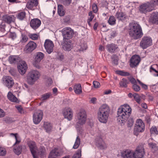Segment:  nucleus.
<instances>
[{
    "instance_id": "obj_1",
    "label": "nucleus",
    "mask_w": 158,
    "mask_h": 158,
    "mask_svg": "<svg viewBox=\"0 0 158 158\" xmlns=\"http://www.w3.org/2000/svg\"><path fill=\"white\" fill-rule=\"evenodd\" d=\"M131 109L130 106L125 104L121 106L117 111V119L120 123L124 124L131 114Z\"/></svg>"
},
{
    "instance_id": "obj_2",
    "label": "nucleus",
    "mask_w": 158,
    "mask_h": 158,
    "mask_svg": "<svg viewBox=\"0 0 158 158\" xmlns=\"http://www.w3.org/2000/svg\"><path fill=\"white\" fill-rule=\"evenodd\" d=\"M128 33L130 37L135 40L141 38L143 35L141 26L136 23L129 24Z\"/></svg>"
},
{
    "instance_id": "obj_3",
    "label": "nucleus",
    "mask_w": 158,
    "mask_h": 158,
    "mask_svg": "<svg viewBox=\"0 0 158 158\" xmlns=\"http://www.w3.org/2000/svg\"><path fill=\"white\" fill-rule=\"evenodd\" d=\"M110 112V108L106 104H103L99 108L97 113L98 119L101 123H107Z\"/></svg>"
},
{
    "instance_id": "obj_4",
    "label": "nucleus",
    "mask_w": 158,
    "mask_h": 158,
    "mask_svg": "<svg viewBox=\"0 0 158 158\" xmlns=\"http://www.w3.org/2000/svg\"><path fill=\"white\" fill-rule=\"evenodd\" d=\"M40 76V72L36 70H32L30 71L27 76V81L31 85H33Z\"/></svg>"
},
{
    "instance_id": "obj_5",
    "label": "nucleus",
    "mask_w": 158,
    "mask_h": 158,
    "mask_svg": "<svg viewBox=\"0 0 158 158\" xmlns=\"http://www.w3.org/2000/svg\"><path fill=\"white\" fill-rule=\"evenodd\" d=\"M145 129L144 123L140 119H137L136 122L134 127L133 134L137 136L139 133L143 131Z\"/></svg>"
},
{
    "instance_id": "obj_6",
    "label": "nucleus",
    "mask_w": 158,
    "mask_h": 158,
    "mask_svg": "<svg viewBox=\"0 0 158 158\" xmlns=\"http://www.w3.org/2000/svg\"><path fill=\"white\" fill-rule=\"evenodd\" d=\"M61 32L63 37V40H70L73 36V31L69 27H64Z\"/></svg>"
},
{
    "instance_id": "obj_7",
    "label": "nucleus",
    "mask_w": 158,
    "mask_h": 158,
    "mask_svg": "<svg viewBox=\"0 0 158 158\" xmlns=\"http://www.w3.org/2000/svg\"><path fill=\"white\" fill-rule=\"evenodd\" d=\"M78 121L77 123L80 125L84 124L86 122L87 118V114L85 111L84 110H81L77 114Z\"/></svg>"
},
{
    "instance_id": "obj_8",
    "label": "nucleus",
    "mask_w": 158,
    "mask_h": 158,
    "mask_svg": "<svg viewBox=\"0 0 158 158\" xmlns=\"http://www.w3.org/2000/svg\"><path fill=\"white\" fill-rule=\"evenodd\" d=\"M152 44V40L151 38L148 36H144L140 43V47L145 49Z\"/></svg>"
},
{
    "instance_id": "obj_9",
    "label": "nucleus",
    "mask_w": 158,
    "mask_h": 158,
    "mask_svg": "<svg viewBox=\"0 0 158 158\" xmlns=\"http://www.w3.org/2000/svg\"><path fill=\"white\" fill-rule=\"evenodd\" d=\"M133 158H142L145 154L144 149L143 145L137 147L135 151H133Z\"/></svg>"
},
{
    "instance_id": "obj_10",
    "label": "nucleus",
    "mask_w": 158,
    "mask_h": 158,
    "mask_svg": "<svg viewBox=\"0 0 158 158\" xmlns=\"http://www.w3.org/2000/svg\"><path fill=\"white\" fill-rule=\"evenodd\" d=\"M152 5L149 2H147L141 5L139 9L140 12L145 14L152 11Z\"/></svg>"
},
{
    "instance_id": "obj_11",
    "label": "nucleus",
    "mask_w": 158,
    "mask_h": 158,
    "mask_svg": "<svg viewBox=\"0 0 158 158\" xmlns=\"http://www.w3.org/2000/svg\"><path fill=\"white\" fill-rule=\"evenodd\" d=\"M43 113L40 110H37L36 111L33 115V120L35 124H38L42 120Z\"/></svg>"
},
{
    "instance_id": "obj_12",
    "label": "nucleus",
    "mask_w": 158,
    "mask_h": 158,
    "mask_svg": "<svg viewBox=\"0 0 158 158\" xmlns=\"http://www.w3.org/2000/svg\"><path fill=\"white\" fill-rule=\"evenodd\" d=\"M44 57V54L41 52H38L35 56V58L33 64L34 66L37 68H40L39 64L40 62L43 59Z\"/></svg>"
},
{
    "instance_id": "obj_13",
    "label": "nucleus",
    "mask_w": 158,
    "mask_h": 158,
    "mask_svg": "<svg viewBox=\"0 0 158 158\" xmlns=\"http://www.w3.org/2000/svg\"><path fill=\"white\" fill-rule=\"evenodd\" d=\"M3 84L9 88L12 87L14 84L13 79L9 76H4L2 78Z\"/></svg>"
},
{
    "instance_id": "obj_14",
    "label": "nucleus",
    "mask_w": 158,
    "mask_h": 158,
    "mask_svg": "<svg viewBox=\"0 0 158 158\" xmlns=\"http://www.w3.org/2000/svg\"><path fill=\"white\" fill-rule=\"evenodd\" d=\"M62 154L63 152L61 149L55 148L50 152L48 158H59Z\"/></svg>"
},
{
    "instance_id": "obj_15",
    "label": "nucleus",
    "mask_w": 158,
    "mask_h": 158,
    "mask_svg": "<svg viewBox=\"0 0 158 158\" xmlns=\"http://www.w3.org/2000/svg\"><path fill=\"white\" fill-rule=\"evenodd\" d=\"M63 114L65 118L69 121L71 120L73 117V112L71 108L66 107L63 111Z\"/></svg>"
},
{
    "instance_id": "obj_16",
    "label": "nucleus",
    "mask_w": 158,
    "mask_h": 158,
    "mask_svg": "<svg viewBox=\"0 0 158 158\" xmlns=\"http://www.w3.org/2000/svg\"><path fill=\"white\" fill-rule=\"evenodd\" d=\"M36 44L33 41L29 42L25 46L24 51L27 53H30L35 49Z\"/></svg>"
},
{
    "instance_id": "obj_17",
    "label": "nucleus",
    "mask_w": 158,
    "mask_h": 158,
    "mask_svg": "<svg viewBox=\"0 0 158 158\" xmlns=\"http://www.w3.org/2000/svg\"><path fill=\"white\" fill-rule=\"evenodd\" d=\"M44 46L48 54L51 53L53 51L54 45L52 41L48 39L46 40L44 43Z\"/></svg>"
},
{
    "instance_id": "obj_18",
    "label": "nucleus",
    "mask_w": 158,
    "mask_h": 158,
    "mask_svg": "<svg viewBox=\"0 0 158 158\" xmlns=\"http://www.w3.org/2000/svg\"><path fill=\"white\" fill-rule=\"evenodd\" d=\"M140 61V56L137 55H133L130 59V65L133 68L137 66Z\"/></svg>"
},
{
    "instance_id": "obj_19",
    "label": "nucleus",
    "mask_w": 158,
    "mask_h": 158,
    "mask_svg": "<svg viewBox=\"0 0 158 158\" xmlns=\"http://www.w3.org/2000/svg\"><path fill=\"white\" fill-rule=\"evenodd\" d=\"M27 145L29 148L31 153L34 158H37L36 155V152L37 150V147L35 143L34 142L29 141L27 143Z\"/></svg>"
},
{
    "instance_id": "obj_20",
    "label": "nucleus",
    "mask_w": 158,
    "mask_h": 158,
    "mask_svg": "<svg viewBox=\"0 0 158 158\" xmlns=\"http://www.w3.org/2000/svg\"><path fill=\"white\" fill-rule=\"evenodd\" d=\"M61 45L65 50L69 51L72 49L71 41L70 40H63Z\"/></svg>"
},
{
    "instance_id": "obj_21",
    "label": "nucleus",
    "mask_w": 158,
    "mask_h": 158,
    "mask_svg": "<svg viewBox=\"0 0 158 158\" xmlns=\"http://www.w3.org/2000/svg\"><path fill=\"white\" fill-rule=\"evenodd\" d=\"M18 68L19 73L21 74H25L27 68L26 62L24 61H21Z\"/></svg>"
},
{
    "instance_id": "obj_22",
    "label": "nucleus",
    "mask_w": 158,
    "mask_h": 158,
    "mask_svg": "<svg viewBox=\"0 0 158 158\" xmlns=\"http://www.w3.org/2000/svg\"><path fill=\"white\" fill-rule=\"evenodd\" d=\"M121 155L123 158H133V151L127 149L122 151Z\"/></svg>"
},
{
    "instance_id": "obj_23",
    "label": "nucleus",
    "mask_w": 158,
    "mask_h": 158,
    "mask_svg": "<svg viewBox=\"0 0 158 158\" xmlns=\"http://www.w3.org/2000/svg\"><path fill=\"white\" fill-rule=\"evenodd\" d=\"M41 22L38 19H32L30 23L31 27L34 30L37 29L40 25Z\"/></svg>"
},
{
    "instance_id": "obj_24",
    "label": "nucleus",
    "mask_w": 158,
    "mask_h": 158,
    "mask_svg": "<svg viewBox=\"0 0 158 158\" xmlns=\"http://www.w3.org/2000/svg\"><path fill=\"white\" fill-rule=\"evenodd\" d=\"M38 4L37 0H31L27 2L26 7L29 9L33 10L35 9Z\"/></svg>"
},
{
    "instance_id": "obj_25",
    "label": "nucleus",
    "mask_w": 158,
    "mask_h": 158,
    "mask_svg": "<svg viewBox=\"0 0 158 158\" xmlns=\"http://www.w3.org/2000/svg\"><path fill=\"white\" fill-rule=\"evenodd\" d=\"M149 21L152 23L158 24V12H153L150 17Z\"/></svg>"
},
{
    "instance_id": "obj_26",
    "label": "nucleus",
    "mask_w": 158,
    "mask_h": 158,
    "mask_svg": "<svg viewBox=\"0 0 158 158\" xmlns=\"http://www.w3.org/2000/svg\"><path fill=\"white\" fill-rule=\"evenodd\" d=\"M96 141L97 145L98 147L100 149H105L107 148V145L103 141L101 138H99L98 139L97 138Z\"/></svg>"
},
{
    "instance_id": "obj_27",
    "label": "nucleus",
    "mask_w": 158,
    "mask_h": 158,
    "mask_svg": "<svg viewBox=\"0 0 158 158\" xmlns=\"http://www.w3.org/2000/svg\"><path fill=\"white\" fill-rule=\"evenodd\" d=\"M3 20L8 24L10 23L15 20V18L13 15H5L2 17Z\"/></svg>"
},
{
    "instance_id": "obj_28",
    "label": "nucleus",
    "mask_w": 158,
    "mask_h": 158,
    "mask_svg": "<svg viewBox=\"0 0 158 158\" xmlns=\"http://www.w3.org/2000/svg\"><path fill=\"white\" fill-rule=\"evenodd\" d=\"M20 58L18 56H11L9 57L8 60L10 64L16 63L19 61Z\"/></svg>"
},
{
    "instance_id": "obj_29",
    "label": "nucleus",
    "mask_w": 158,
    "mask_h": 158,
    "mask_svg": "<svg viewBox=\"0 0 158 158\" xmlns=\"http://www.w3.org/2000/svg\"><path fill=\"white\" fill-rule=\"evenodd\" d=\"M106 47L108 51L110 53L114 52L118 48L117 45L113 44H108Z\"/></svg>"
},
{
    "instance_id": "obj_30",
    "label": "nucleus",
    "mask_w": 158,
    "mask_h": 158,
    "mask_svg": "<svg viewBox=\"0 0 158 158\" xmlns=\"http://www.w3.org/2000/svg\"><path fill=\"white\" fill-rule=\"evenodd\" d=\"M75 93L77 94H81L82 92V87L80 84H75L73 87Z\"/></svg>"
},
{
    "instance_id": "obj_31",
    "label": "nucleus",
    "mask_w": 158,
    "mask_h": 158,
    "mask_svg": "<svg viewBox=\"0 0 158 158\" xmlns=\"http://www.w3.org/2000/svg\"><path fill=\"white\" fill-rule=\"evenodd\" d=\"M115 16L119 20H124L126 18V15L123 12H118L116 13Z\"/></svg>"
},
{
    "instance_id": "obj_32",
    "label": "nucleus",
    "mask_w": 158,
    "mask_h": 158,
    "mask_svg": "<svg viewBox=\"0 0 158 158\" xmlns=\"http://www.w3.org/2000/svg\"><path fill=\"white\" fill-rule=\"evenodd\" d=\"M8 98L11 102H18L17 98L12 94L11 92H9L7 96Z\"/></svg>"
},
{
    "instance_id": "obj_33",
    "label": "nucleus",
    "mask_w": 158,
    "mask_h": 158,
    "mask_svg": "<svg viewBox=\"0 0 158 158\" xmlns=\"http://www.w3.org/2000/svg\"><path fill=\"white\" fill-rule=\"evenodd\" d=\"M28 40V38L27 35L23 32L21 33L20 37L19 43L21 44H25Z\"/></svg>"
},
{
    "instance_id": "obj_34",
    "label": "nucleus",
    "mask_w": 158,
    "mask_h": 158,
    "mask_svg": "<svg viewBox=\"0 0 158 158\" xmlns=\"http://www.w3.org/2000/svg\"><path fill=\"white\" fill-rule=\"evenodd\" d=\"M10 136L13 137L15 138L16 141L14 144V145L16 144H19L21 142V139L20 137L18 135L17 133H10Z\"/></svg>"
},
{
    "instance_id": "obj_35",
    "label": "nucleus",
    "mask_w": 158,
    "mask_h": 158,
    "mask_svg": "<svg viewBox=\"0 0 158 158\" xmlns=\"http://www.w3.org/2000/svg\"><path fill=\"white\" fill-rule=\"evenodd\" d=\"M57 12L58 14L60 16H63L64 15L65 12L63 9V6L60 5L58 6Z\"/></svg>"
},
{
    "instance_id": "obj_36",
    "label": "nucleus",
    "mask_w": 158,
    "mask_h": 158,
    "mask_svg": "<svg viewBox=\"0 0 158 158\" xmlns=\"http://www.w3.org/2000/svg\"><path fill=\"white\" fill-rule=\"evenodd\" d=\"M44 127L47 132L50 131L52 129V126L50 123L47 122L44 123Z\"/></svg>"
},
{
    "instance_id": "obj_37",
    "label": "nucleus",
    "mask_w": 158,
    "mask_h": 158,
    "mask_svg": "<svg viewBox=\"0 0 158 158\" xmlns=\"http://www.w3.org/2000/svg\"><path fill=\"white\" fill-rule=\"evenodd\" d=\"M94 15L93 14L92 11H91L89 12L88 15V18L87 20V23L89 26H91L90 22L92 21L94 18Z\"/></svg>"
},
{
    "instance_id": "obj_38",
    "label": "nucleus",
    "mask_w": 158,
    "mask_h": 158,
    "mask_svg": "<svg viewBox=\"0 0 158 158\" xmlns=\"http://www.w3.org/2000/svg\"><path fill=\"white\" fill-rule=\"evenodd\" d=\"M80 143V139L79 136H77L74 144L73 146V148L74 149H77L79 146Z\"/></svg>"
},
{
    "instance_id": "obj_39",
    "label": "nucleus",
    "mask_w": 158,
    "mask_h": 158,
    "mask_svg": "<svg viewBox=\"0 0 158 158\" xmlns=\"http://www.w3.org/2000/svg\"><path fill=\"white\" fill-rule=\"evenodd\" d=\"M108 23L111 25H114L116 23V19L115 17L113 16H110L108 20Z\"/></svg>"
},
{
    "instance_id": "obj_40",
    "label": "nucleus",
    "mask_w": 158,
    "mask_h": 158,
    "mask_svg": "<svg viewBox=\"0 0 158 158\" xmlns=\"http://www.w3.org/2000/svg\"><path fill=\"white\" fill-rule=\"evenodd\" d=\"M127 80L124 78H123L119 82V85L122 87H126L127 86Z\"/></svg>"
},
{
    "instance_id": "obj_41",
    "label": "nucleus",
    "mask_w": 158,
    "mask_h": 158,
    "mask_svg": "<svg viewBox=\"0 0 158 158\" xmlns=\"http://www.w3.org/2000/svg\"><path fill=\"white\" fill-rule=\"evenodd\" d=\"M149 147L151 149V150L153 152H155L158 150L157 147L155 144L152 143H150L149 144Z\"/></svg>"
},
{
    "instance_id": "obj_42",
    "label": "nucleus",
    "mask_w": 158,
    "mask_h": 158,
    "mask_svg": "<svg viewBox=\"0 0 158 158\" xmlns=\"http://www.w3.org/2000/svg\"><path fill=\"white\" fill-rule=\"evenodd\" d=\"M21 146H19L18 147L15 148L14 149V152L17 155H19L21 154L22 152Z\"/></svg>"
},
{
    "instance_id": "obj_43",
    "label": "nucleus",
    "mask_w": 158,
    "mask_h": 158,
    "mask_svg": "<svg viewBox=\"0 0 158 158\" xmlns=\"http://www.w3.org/2000/svg\"><path fill=\"white\" fill-rule=\"evenodd\" d=\"M81 149H78L74 154L72 158H80L81 156Z\"/></svg>"
},
{
    "instance_id": "obj_44",
    "label": "nucleus",
    "mask_w": 158,
    "mask_h": 158,
    "mask_svg": "<svg viewBox=\"0 0 158 158\" xmlns=\"http://www.w3.org/2000/svg\"><path fill=\"white\" fill-rule=\"evenodd\" d=\"M116 73L117 74L123 76H128L130 75V73H129L122 71H116Z\"/></svg>"
},
{
    "instance_id": "obj_45",
    "label": "nucleus",
    "mask_w": 158,
    "mask_h": 158,
    "mask_svg": "<svg viewBox=\"0 0 158 158\" xmlns=\"http://www.w3.org/2000/svg\"><path fill=\"white\" fill-rule=\"evenodd\" d=\"M150 131L152 135H155L158 134V131L156 128L155 126L152 127L150 129Z\"/></svg>"
},
{
    "instance_id": "obj_46",
    "label": "nucleus",
    "mask_w": 158,
    "mask_h": 158,
    "mask_svg": "<svg viewBox=\"0 0 158 158\" xmlns=\"http://www.w3.org/2000/svg\"><path fill=\"white\" fill-rule=\"evenodd\" d=\"M25 12H22L18 14L17 18L20 20H22L25 18Z\"/></svg>"
},
{
    "instance_id": "obj_47",
    "label": "nucleus",
    "mask_w": 158,
    "mask_h": 158,
    "mask_svg": "<svg viewBox=\"0 0 158 158\" xmlns=\"http://www.w3.org/2000/svg\"><path fill=\"white\" fill-rule=\"evenodd\" d=\"M28 35L30 38L33 40H36L38 37V35L36 34H29Z\"/></svg>"
},
{
    "instance_id": "obj_48",
    "label": "nucleus",
    "mask_w": 158,
    "mask_h": 158,
    "mask_svg": "<svg viewBox=\"0 0 158 158\" xmlns=\"http://www.w3.org/2000/svg\"><path fill=\"white\" fill-rule=\"evenodd\" d=\"M51 95L50 93H47L43 95L41 98L42 100H45L48 99L50 96Z\"/></svg>"
},
{
    "instance_id": "obj_49",
    "label": "nucleus",
    "mask_w": 158,
    "mask_h": 158,
    "mask_svg": "<svg viewBox=\"0 0 158 158\" xmlns=\"http://www.w3.org/2000/svg\"><path fill=\"white\" fill-rule=\"evenodd\" d=\"M80 48L79 49L80 51H83L85 50L87 48V45L85 43H81L80 45Z\"/></svg>"
},
{
    "instance_id": "obj_50",
    "label": "nucleus",
    "mask_w": 158,
    "mask_h": 158,
    "mask_svg": "<svg viewBox=\"0 0 158 158\" xmlns=\"http://www.w3.org/2000/svg\"><path fill=\"white\" fill-rule=\"evenodd\" d=\"M156 64H153L151 65L150 68V71L151 72H154L157 74L158 73L156 69Z\"/></svg>"
},
{
    "instance_id": "obj_51",
    "label": "nucleus",
    "mask_w": 158,
    "mask_h": 158,
    "mask_svg": "<svg viewBox=\"0 0 158 158\" xmlns=\"http://www.w3.org/2000/svg\"><path fill=\"white\" fill-rule=\"evenodd\" d=\"M6 153V150L3 148L0 147V156H3Z\"/></svg>"
},
{
    "instance_id": "obj_52",
    "label": "nucleus",
    "mask_w": 158,
    "mask_h": 158,
    "mask_svg": "<svg viewBox=\"0 0 158 158\" xmlns=\"http://www.w3.org/2000/svg\"><path fill=\"white\" fill-rule=\"evenodd\" d=\"M134 98L137 103H140V99L139 95L138 94L136 93H134Z\"/></svg>"
},
{
    "instance_id": "obj_53",
    "label": "nucleus",
    "mask_w": 158,
    "mask_h": 158,
    "mask_svg": "<svg viewBox=\"0 0 158 158\" xmlns=\"http://www.w3.org/2000/svg\"><path fill=\"white\" fill-rule=\"evenodd\" d=\"M56 58L60 60H62L64 59V56L60 52H58L56 56Z\"/></svg>"
},
{
    "instance_id": "obj_54",
    "label": "nucleus",
    "mask_w": 158,
    "mask_h": 158,
    "mask_svg": "<svg viewBox=\"0 0 158 158\" xmlns=\"http://www.w3.org/2000/svg\"><path fill=\"white\" fill-rule=\"evenodd\" d=\"M61 2L65 5H68L71 2V0H60Z\"/></svg>"
},
{
    "instance_id": "obj_55",
    "label": "nucleus",
    "mask_w": 158,
    "mask_h": 158,
    "mask_svg": "<svg viewBox=\"0 0 158 158\" xmlns=\"http://www.w3.org/2000/svg\"><path fill=\"white\" fill-rule=\"evenodd\" d=\"M133 89L136 92L139 91L140 89L139 86L137 85L136 84L133 85Z\"/></svg>"
},
{
    "instance_id": "obj_56",
    "label": "nucleus",
    "mask_w": 158,
    "mask_h": 158,
    "mask_svg": "<svg viewBox=\"0 0 158 158\" xmlns=\"http://www.w3.org/2000/svg\"><path fill=\"white\" fill-rule=\"evenodd\" d=\"M92 9L94 13H96L98 11V6L97 5L94 3L92 5Z\"/></svg>"
},
{
    "instance_id": "obj_57",
    "label": "nucleus",
    "mask_w": 158,
    "mask_h": 158,
    "mask_svg": "<svg viewBox=\"0 0 158 158\" xmlns=\"http://www.w3.org/2000/svg\"><path fill=\"white\" fill-rule=\"evenodd\" d=\"M137 81L141 85L143 88L145 89H148V86L144 84L138 79H137Z\"/></svg>"
},
{
    "instance_id": "obj_58",
    "label": "nucleus",
    "mask_w": 158,
    "mask_h": 158,
    "mask_svg": "<svg viewBox=\"0 0 158 158\" xmlns=\"http://www.w3.org/2000/svg\"><path fill=\"white\" fill-rule=\"evenodd\" d=\"M112 62L115 65H117L118 64V59L117 56H114L112 58Z\"/></svg>"
},
{
    "instance_id": "obj_59",
    "label": "nucleus",
    "mask_w": 158,
    "mask_h": 158,
    "mask_svg": "<svg viewBox=\"0 0 158 158\" xmlns=\"http://www.w3.org/2000/svg\"><path fill=\"white\" fill-rule=\"evenodd\" d=\"M53 81L52 79L51 78H48L46 81V84L48 86L51 85Z\"/></svg>"
},
{
    "instance_id": "obj_60",
    "label": "nucleus",
    "mask_w": 158,
    "mask_h": 158,
    "mask_svg": "<svg viewBox=\"0 0 158 158\" xmlns=\"http://www.w3.org/2000/svg\"><path fill=\"white\" fill-rule=\"evenodd\" d=\"M117 34V32L115 30H111L110 33V37L114 38L116 36Z\"/></svg>"
},
{
    "instance_id": "obj_61",
    "label": "nucleus",
    "mask_w": 158,
    "mask_h": 158,
    "mask_svg": "<svg viewBox=\"0 0 158 158\" xmlns=\"http://www.w3.org/2000/svg\"><path fill=\"white\" fill-rule=\"evenodd\" d=\"M5 115V112L2 109L0 108V118L4 117Z\"/></svg>"
},
{
    "instance_id": "obj_62",
    "label": "nucleus",
    "mask_w": 158,
    "mask_h": 158,
    "mask_svg": "<svg viewBox=\"0 0 158 158\" xmlns=\"http://www.w3.org/2000/svg\"><path fill=\"white\" fill-rule=\"evenodd\" d=\"M93 84L94 87L95 88H98L100 86V83L96 81H93Z\"/></svg>"
},
{
    "instance_id": "obj_63",
    "label": "nucleus",
    "mask_w": 158,
    "mask_h": 158,
    "mask_svg": "<svg viewBox=\"0 0 158 158\" xmlns=\"http://www.w3.org/2000/svg\"><path fill=\"white\" fill-rule=\"evenodd\" d=\"M134 121L132 119H129L127 122V125L129 127H132Z\"/></svg>"
},
{
    "instance_id": "obj_64",
    "label": "nucleus",
    "mask_w": 158,
    "mask_h": 158,
    "mask_svg": "<svg viewBox=\"0 0 158 158\" xmlns=\"http://www.w3.org/2000/svg\"><path fill=\"white\" fill-rule=\"evenodd\" d=\"M150 2L152 5H158V0H150Z\"/></svg>"
}]
</instances>
